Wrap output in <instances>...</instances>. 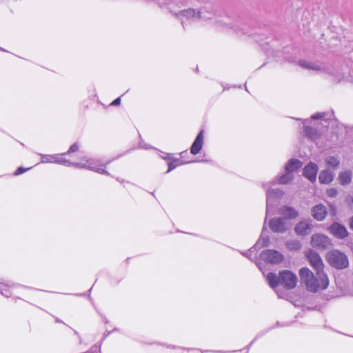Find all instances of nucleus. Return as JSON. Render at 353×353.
Instances as JSON below:
<instances>
[{
    "label": "nucleus",
    "instance_id": "1",
    "mask_svg": "<svg viewBox=\"0 0 353 353\" xmlns=\"http://www.w3.org/2000/svg\"><path fill=\"white\" fill-rule=\"evenodd\" d=\"M65 154H41V163H57L65 166H73L80 169L89 170L99 174L109 175L105 170L106 164H102L99 160L84 157L79 162H71L68 159L64 158Z\"/></svg>",
    "mask_w": 353,
    "mask_h": 353
},
{
    "label": "nucleus",
    "instance_id": "2",
    "mask_svg": "<svg viewBox=\"0 0 353 353\" xmlns=\"http://www.w3.org/2000/svg\"><path fill=\"white\" fill-rule=\"evenodd\" d=\"M316 274L314 276L307 268H302L299 270L301 279L305 283L307 289L312 292L325 290L329 285L327 276L324 272H316Z\"/></svg>",
    "mask_w": 353,
    "mask_h": 353
},
{
    "label": "nucleus",
    "instance_id": "3",
    "mask_svg": "<svg viewBox=\"0 0 353 353\" xmlns=\"http://www.w3.org/2000/svg\"><path fill=\"white\" fill-rule=\"evenodd\" d=\"M266 279L270 287L273 289L281 284L285 289L292 290L296 287L297 283L296 274L290 270L281 271L279 276L270 272L267 274Z\"/></svg>",
    "mask_w": 353,
    "mask_h": 353
},
{
    "label": "nucleus",
    "instance_id": "4",
    "mask_svg": "<svg viewBox=\"0 0 353 353\" xmlns=\"http://www.w3.org/2000/svg\"><path fill=\"white\" fill-rule=\"evenodd\" d=\"M327 259L332 266L337 269L345 268L349 265L347 256L338 250L329 252L327 254Z\"/></svg>",
    "mask_w": 353,
    "mask_h": 353
},
{
    "label": "nucleus",
    "instance_id": "5",
    "mask_svg": "<svg viewBox=\"0 0 353 353\" xmlns=\"http://www.w3.org/2000/svg\"><path fill=\"white\" fill-rule=\"evenodd\" d=\"M261 259L272 264L280 263L283 260V255L275 250H267L261 253Z\"/></svg>",
    "mask_w": 353,
    "mask_h": 353
},
{
    "label": "nucleus",
    "instance_id": "6",
    "mask_svg": "<svg viewBox=\"0 0 353 353\" xmlns=\"http://www.w3.org/2000/svg\"><path fill=\"white\" fill-rule=\"evenodd\" d=\"M269 227L274 232L283 233L291 227V224L285 219L274 218L270 221Z\"/></svg>",
    "mask_w": 353,
    "mask_h": 353
},
{
    "label": "nucleus",
    "instance_id": "7",
    "mask_svg": "<svg viewBox=\"0 0 353 353\" xmlns=\"http://www.w3.org/2000/svg\"><path fill=\"white\" fill-rule=\"evenodd\" d=\"M161 8L168 9L171 13L178 17L179 8H181L183 3L181 0H154Z\"/></svg>",
    "mask_w": 353,
    "mask_h": 353
},
{
    "label": "nucleus",
    "instance_id": "8",
    "mask_svg": "<svg viewBox=\"0 0 353 353\" xmlns=\"http://www.w3.org/2000/svg\"><path fill=\"white\" fill-rule=\"evenodd\" d=\"M179 19H182L183 18H186L188 19H210V17H206L204 14V12L201 10H196L195 9L189 8L186 10H180L179 12V15L177 17Z\"/></svg>",
    "mask_w": 353,
    "mask_h": 353
},
{
    "label": "nucleus",
    "instance_id": "9",
    "mask_svg": "<svg viewBox=\"0 0 353 353\" xmlns=\"http://www.w3.org/2000/svg\"><path fill=\"white\" fill-rule=\"evenodd\" d=\"M311 244L314 248L325 249L332 245L331 240L322 234H314L312 236Z\"/></svg>",
    "mask_w": 353,
    "mask_h": 353
},
{
    "label": "nucleus",
    "instance_id": "10",
    "mask_svg": "<svg viewBox=\"0 0 353 353\" xmlns=\"http://www.w3.org/2000/svg\"><path fill=\"white\" fill-rule=\"evenodd\" d=\"M283 194L280 189L268 190L266 191V214H269L271 208L274 205V200L279 199Z\"/></svg>",
    "mask_w": 353,
    "mask_h": 353
},
{
    "label": "nucleus",
    "instance_id": "11",
    "mask_svg": "<svg viewBox=\"0 0 353 353\" xmlns=\"http://www.w3.org/2000/svg\"><path fill=\"white\" fill-rule=\"evenodd\" d=\"M307 259L316 272H323V263L320 256L315 252L310 250L307 254Z\"/></svg>",
    "mask_w": 353,
    "mask_h": 353
},
{
    "label": "nucleus",
    "instance_id": "12",
    "mask_svg": "<svg viewBox=\"0 0 353 353\" xmlns=\"http://www.w3.org/2000/svg\"><path fill=\"white\" fill-rule=\"evenodd\" d=\"M329 231L332 235L339 239H344L348 234L345 227L339 223L332 224L329 228Z\"/></svg>",
    "mask_w": 353,
    "mask_h": 353
},
{
    "label": "nucleus",
    "instance_id": "13",
    "mask_svg": "<svg viewBox=\"0 0 353 353\" xmlns=\"http://www.w3.org/2000/svg\"><path fill=\"white\" fill-rule=\"evenodd\" d=\"M318 172V166L316 164L310 162L303 169V175L310 181H316Z\"/></svg>",
    "mask_w": 353,
    "mask_h": 353
},
{
    "label": "nucleus",
    "instance_id": "14",
    "mask_svg": "<svg viewBox=\"0 0 353 353\" xmlns=\"http://www.w3.org/2000/svg\"><path fill=\"white\" fill-rule=\"evenodd\" d=\"M327 209L323 204H317L312 209V215L314 219L321 221L324 220L327 215Z\"/></svg>",
    "mask_w": 353,
    "mask_h": 353
},
{
    "label": "nucleus",
    "instance_id": "15",
    "mask_svg": "<svg viewBox=\"0 0 353 353\" xmlns=\"http://www.w3.org/2000/svg\"><path fill=\"white\" fill-rule=\"evenodd\" d=\"M203 130L199 132L198 135L196 136L194 143H192L190 148V152L192 154H198L202 149L203 145Z\"/></svg>",
    "mask_w": 353,
    "mask_h": 353
},
{
    "label": "nucleus",
    "instance_id": "16",
    "mask_svg": "<svg viewBox=\"0 0 353 353\" xmlns=\"http://www.w3.org/2000/svg\"><path fill=\"white\" fill-rule=\"evenodd\" d=\"M312 230V225L309 221H300L295 227V232L298 235H306L308 234Z\"/></svg>",
    "mask_w": 353,
    "mask_h": 353
},
{
    "label": "nucleus",
    "instance_id": "17",
    "mask_svg": "<svg viewBox=\"0 0 353 353\" xmlns=\"http://www.w3.org/2000/svg\"><path fill=\"white\" fill-rule=\"evenodd\" d=\"M279 212L280 214L284 216V219L286 220L295 219L299 215V213L296 209L292 207L284 205L280 208Z\"/></svg>",
    "mask_w": 353,
    "mask_h": 353
},
{
    "label": "nucleus",
    "instance_id": "18",
    "mask_svg": "<svg viewBox=\"0 0 353 353\" xmlns=\"http://www.w3.org/2000/svg\"><path fill=\"white\" fill-rule=\"evenodd\" d=\"M299 65H300V66H301L302 68H303L305 69L312 70L314 71L320 72V71L325 70V66L319 63L311 62V61H301L299 62Z\"/></svg>",
    "mask_w": 353,
    "mask_h": 353
},
{
    "label": "nucleus",
    "instance_id": "19",
    "mask_svg": "<svg viewBox=\"0 0 353 353\" xmlns=\"http://www.w3.org/2000/svg\"><path fill=\"white\" fill-rule=\"evenodd\" d=\"M302 165L301 161L298 159H292L285 165V172L293 174V172L300 168Z\"/></svg>",
    "mask_w": 353,
    "mask_h": 353
},
{
    "label": "nucleus",
    "instance_id": "20",
    "mask_svg": "<svg viewBox=\"0 0 353 353\" xmlns=\"http://www.w3.org/2000/svg\"><path fill=\"white\" fill-rule=\"evenodd\" d=\"M334 174L329 170L322 171L319 176V180L321 183L328 184L332 181Z\"/></svg>",
    "mask_w": 353,
    "mask_h": 353
},
{
    "label": "nucleus",
    "instance_id": "21",
    "mask_svg": "<svg viewBox=\"0 0 353 353\" xmlns=\"http://www.w3.org/2000/svg\"><path fill=\"white\" fill-rule=\"evenodd\" d=\"M166 159L170 160L168 163V170L167 172H169L176 168L178 165L188 163V162H183L180 159H172L170 154H168L165 158Z\"/></svg>",
    "mask_w": 353,
    "mask_h": 353
},
{
    "label": "nucleus",
    "instance_id": "22",
    "mask_svg": "<svg viewBox=\"0 0 353 353\" xmlns=\"http://www.w3.org/2000/svg\"><path fill=\"white\" fill-rule=\"evenodd\" d=\"M340 183L343 185L349 184L352 179V173L350 171L341 172L339 176Z\"/></svg>",
    "mask_w": 353,
    "mask_h": 353
},
{
    "label": "nucleus",
    "instance_id": "23",
    "mask_svg": "<svg viewBox=\"0 0 353 353\" xmlns=\"http://www.w3.org/2000/svg\"><path fill=\"white\" fill-rule=\"evenodd\" d=\"M326 165L330 168H336L340 164V161L334 157H327L325 159Z\"/></svg>",
    "mask_w": 353,
    "mask_h": 353
},
{
    "label": "nucleus",
    "instance_id": "24",
    "mask_svg": "<svg viewBox=\"0 0 353 353\" xmlns=\"http://www.w3.org/2000/svg\"><path fill=\"white\" fill-rule=\"evenodd\" d=\"M304 133L307 137L313 140L316 139L319 137L318 132L315 129L308 126L304 127Z\"/></svg>",
    "mask_w": 353,
    "mask_h": 353
},
{
    "label": "nucleus",
    "instance_id": "25",
    "mask_svg": "<svg viewBox=\"0 0 353 353\" xmlns=\"http://www.w3.org/2000/svg\"><path fill=\"white\" fill-rule=\"evenodd\" d=\"M269 243V237L268 236H265L263 234H261L260 239L254 245L256 248H261L265 246H268Z\"/></svg>",
    "mask_w": 353,
    "mask_h": 353
},
{
    "label": "nucleus",
    "instance_id": "26",
    "mask_svg": "<svg viewBox=\"0 0 353 353\" xmlns=\"http://www.w3.org/2000/svg\"><path fill=\"white\" fill-rule=\"evenodd\" d=\"M293 179H294V176L292 174L285 172V174H283L279 178V183H281V184H287V183H290V181H292Z\"/></svg>",
    "mask_w": 353,
    "mask_h": 353
},
{
    "label": "nucleus",
    "instance_id": "27",
    "mask_svg": "<svg viewBox=\"0 0 353 353\" xmlns=\"http://www.w3.org/2000/svg\"><path fill=\"white\" fill-rule=\"evenodd\" d=\"M287 247L290 250H299L301 248V244L299 241L293 240V241H290L287 243Z\"/></svg>",
    "mask_w": 353,
    "mask_h": 353
},
{
    "label": "nucleus",
    "instance_id": "28",
    "mask_svg": "<svg viewBox=\"0 0 353 353\" xmlns=\"http://www.w3.org/2000/svg\"><path fill=\"white\" fill-rule=\"evenodd\" d=\"M0 293L6 297H8L11 295L9 288L6 284L3 283H0Z\"/></svg>",
    "mask_w": 353,
    "mask_h": 353
},
{
    "label": "nucleus",
    "instance_id": "29",
    "mask_svg": "<svg viewBox=\"0 0 353 353\" xmlns=\"http://www.w3.org/2000/svg\"><path fill=\"white\" fill-rule=\"evenodd\" d=\"M78 150H79V145H78V143H75L72 144V145L70 147V148H69V150H68V151L67 154H70V153H72V152H77Z\"/></svg>",
    "mask_w": 353,
    "mask_h": 353
},
{
    "label": "nucleus",
    "instance_id": "30",
    "mask_svg": "<svg viewBox=\"0 0 353 353\" xmlns=\"http://www.w3.org/2000/svg\"><path fill=\"white\" fill-rule=\"evenodd\" d=\"M327 194L328 196L333 198L337 195V190L335 188H331L327 190Z\"/></svg>",
    "mask_w": 353,
    "mask_h": 353
},
{
    "label": "nucleus",
    "instance_id": "31",
    "mask_svg": "<svg viewBox=\"0 0 353 353\" xmlns=\"http://www.w3.org/2000/svg\"><path fill=\"white\" fill-rule=\"evenodd\" d=\"M29 170V168H23L22 167H20L15 172H14V175H19L22 173H23L24 172H26V170Z\"/></svg>",
    "mask_w": 353,
    "mask_h": 353
},
{
    "label": "nucleus",
    "instance_id": "32",
    "mask_svg": "<svg viewBox=\"0 0 353 353\" xmlns=\"http://www.w3.org/2000/svg\"><path fill=\"white\" fill-rule=\"evenodd\" d=\"M324 114H325L324 113H320V112L316 113L312 116V119H321L323 117Z\"/></svg>",
    "mask_w": 353,
    "mask_h": 353
},
{
    "label": "nucleus",
    "instance_id": "33",
    "mask_svg": "<svg viewBox=\"0 0 353 353\" xmlns=\"http://www.w3.org/2000/svg\"><path fill=\"white\" fill-rule=\"evenodd\" d=\"M256 248L254 246L250 250H249L246 253L244 254V255L250 259L251 258V252H252V250H256Z\"/></svg>",
    "mask_w": 353,
    "mask_h": 353
},
{
    "label": "nucleus",
    "instance_id": "34",
    "mask_svg": "<svg viewBox=\"0 0 353 353\" xmlns=\"http://www.w3.org/2000/svg\"><path fill=\"white\" fill-rule=\"evenodd\" d=\"M120 103H121V99L119 97V98L116 99L115 100H114L112 102L111 105H117L120 104Z\"/></svg>",
    "mask_w": 353,
    "mask_h": 353
},
{
    "label": "nucleus",
    "instance_id": "35",
    "mask_svg": "<svg viewBox=\"0 0 353 353\" xmlns=\"http://www.w3.org/2000/svg\"><path fill=\"white\" fill-rule=\"evenodd\" d=\"M350 228L353 230V216L350 220Z\"/></svg>",
    "mask_w": 353,
    "mask_h": 353
},
{
    "label": "nucleus",
    "instance_id": "36",
    "mask_svg": "<svg viewBox=\"0 0 353 353\" xmlns=\"http://www.w3.org/2000/svg\"><path fill=\"white\" fill-rule=\"evenodd\" d=\"M184 153H185V151H183V152H181V154H183Z\"/></svg>",
    "mask_w": 353,
    "mask_h": 353
},
{
    "label": "nucleus",
    "instance_id": "37",
    "mask_svg": "<svg viewBox=\"0 0 353 353\" xmlns=\"http://www.w3.org/2000/svg\"><path fill=\"white\" fill-rule=\"evenodd\" d=\"M184 153H185V151H183V152H181V154H183Z\"/></svg>",
    "mask_w": 353,
    "mask_h": 353
},
{
    "label": "nucleus",
    "instance_id": "38",
    "mask_svg": "<svg viewBox=\"0 0 353 353\" xmlns=\"http://www.w3.org/2000/svg\"><path fill=\"white\" fill-rule=\"evenodd\" d=\"M184 153H185V151H183V152H181V154H183Z\"/></svg>",
    "mask_w": 353,
    "mask_h": 353
},
{
    "label": "nucleus",
    "instance_id": "39",
    "mask_svg": "<svg viewBox=\"0 0 353 353\" xmlns=\"http://www.w3.org/2000/svg\"><path fill=\"white\" fill-rule=\"evenodd\" d=\"M257 266L259 268L260 270H261V267H260L259 264L257 265Z\"/></svg>",
    "mask_w": 353,
    "mask_h": 353
}]
</instances>
